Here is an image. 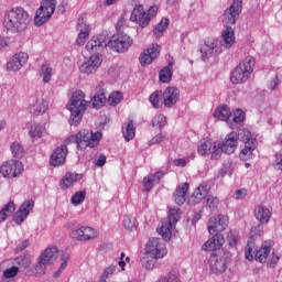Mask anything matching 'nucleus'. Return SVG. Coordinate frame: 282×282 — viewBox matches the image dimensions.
Here are the masks:
<instances>
[{"label":"nucleus","mask_w":282,"mask_h":282,"mask_svg":"<svg viewBox=\"0 0 282 282\" xmlns=\"http://www.w3.org/2000/svg\"><path fill=\"white\" fill-rule=\"evenodd\" d=\"M100 140H102V132H94L89 129L80 130L77 134L68 137L64 144L53 151L50 160L51 166H63L65 164L68 153L67 144H77L78 151H85L87 148L95 149V147H98Z\"/></svg>","instance_id":"f257e3e1"},{"label":"nucleus","mask_w":282,"mask_h":282,"mask_svg":"<svg viewBox=\"0 0 282 282\" xmlns=\"http://www.w3.org/2000/svg\"><path fill=\"white\" fill-rule=\"evenodd\" d=\"M239 138L242 142H245V148L240 151L239 154L240 160L243 162L252 160V153L257 151V138H254L252 132L248 129H243L239 135L235 131L227 134L225 140L218 143L217 150L213 154V160H219L223 153H226L227 155L235 153L239 144Z\"/></svg>","instance_id":"f03ea898"},{"label":"nucleus","mask_w":282,"mask_h":282,"mask_svg":"<svg viewBox=\"0 0 282 282\" xmlns=\"http://www.w3.org/2000/svg\"><path fill=\"white\" fill-rule=\"evenodd\" d=\"M32 18L23 7H12L4 11L3 28L10 34H21L28 30Z\"/></svg>","instance_id":"7ed1b4c3"},{"label":"nucleus","mask_w":282,"mask_h":282,"mask_svg":"<svg viewBox=\"0 0 282 282\" xmlns=\"http://www.w3.org/2000/svg\"><path fill=\"white\" fill-rule=\"evenodd\" d=\"M89 101L85 100V93L77 90L70 97L66 109L70 112L69 124L76 127L83 120V113L87 109Z\"/></svg>","instance_id":"20e7f679"},{"label":"nucleus","mask_w":282,"mask_h":282,"mask_svg":"<svg viewBox=\"0 0 282 282\" xmlns=\"http://www.w3.org/2000/svg\"><path fill=\"white\" fill-rule=\"evenodd\" d=\"M273 246L274 242L272 240H267L262 242L260 248H258L256 241L248 240L245 248V257L248 261H254L256 259V261H259V263H265Z\"/></svg>","instance_id":"39448f33"},{"label":"nucleus","mask_w":282,"mask_h":282,"mask_svg":"<svg viewBox=\"0 0 282 282\" xmlns=\"http://www.w3.org/2000/svg\"><path fill=\"white\" fill-rule=\"evenodd\" d=\"M254 65H257L254 57H245L230 74V82L232 85H242L243 83H248L252 76V72H254Z\"/></svg>","instance_id":"423d86ee"},{"label":"nucleus","mask_w":282,"mask_h":282,"mask_svg":"<svg viewBox=\"0 0 282 282\" xmlns=\"http://www.w3.org/2000/svg\"><path fill=\"white\" fill-rule=\"evenodd\" d=\"M158 10H160L158 6H152L145 11L142 4H135L131 12L130 21L132 23H139V26L142 29L148 28L151 19L156 17Z\"/></svg>","instance_id":"0eeeda50"},{"label":"nucleus","mask_w":282,"mask_h":282,"mask_svg":"<svg viewBox=\"0 0 282 282\" xmlns=\"http://www.w3.org/2000/svg\"><path fill=\"white\" fill-rule=\"evenodd\" d=\"M224 46L218 39L210 37L205 41L204 45L200 47V58L202 61H208V58H213L214 56H219V54L224 53Z\"/></svg>","instance_id":"6e6552de"},{"label":"nucleus","mask_w":282,"mask_h":282,"mask_svg":"<svg viewBox=\"0 0 282 282\" xmlns=\"http://www.w3.org/2000/svg\"><path fill=\"white\" fill-rule=\"evenodd\" d=\"M56 10V0H44L35 13L34 23L35 25H43L47 23Z\"/></svg>","instance_id":"1a4fd4ad"},{"label":"nucleus","mask_w":282,"mask_h":282,"mask_svg":"<svg viewBox=\"0 0 282 282\" xmlns=\"http://www.w3.org/2000/svg\"><path fill=\"white\" fill-rule=\"evenodd\" d=\"M132 45L133 39L126 33H119L112 39L108 37V47L119 54H124Z\"/></svg>","instance_id":"9d476101"},{"label":"nucleus","mask_w":282,"mask_h":282,"mask_svg":"<svg viewBox=\"0 0 282 282\" xmlns=\"http://www.w3.org/2000/svg\"><path fill=\"white\" fill-rule=\"evenodd\" d=\"M105 47H109V35L107 33L93 36L86 44V50L91 55L100 54Z\"/></svg>","instance_id":"9b49d317"},{"label":"nucleus","mask_w":282,"mask_h":282,"mask_svg":"<svg viewBox=\"0 0 282 282\" xmlns=\"http://www.w3.org/2000/svg\"><path fill=\"white\" fill-rule=\"evenodd\" d=\"M145 252L158 259H164V257L169 254L166 243L160 238H151L145 245Z\"/></svg>","instance_id":"f8f14e48"},{"label":"nucleus","mask_w":282,"mask_h":282,"mask_svg":"<svg viewBox=\"0 0 282 282\" xmlns=\"http://www.w3.org/2000/svg\"><path fill=\"white\" fill-rule=\"evenodd\" d=\"M100 65H102V55L93 54L88 59L83 62V64L79 66V72L80 74L90 76L91 74H96L98 69H100Z\"/></svg>","instance_id":"ddd939ff"},{"label":"nucleus","mask_w":282,"mask_h":282,"mask_svg":"<svg viewBox=\"0 0 282 282\" xmlns=\"http://www.w3.org/2000/svg\"><path fill=\"white\" fill-rule=\"evenodd\" d=\"M241 10L242 1L234 0L231 6L224 12L223 23H225V25H235V23H237V20L239 19V15L241 14Z\"/></svg>","instance_id":"4468645a"},{"label":"nucleus","mask_w":282,"mask_h":282,"mask_svg":"<svg viewBox=\"0 0 282 282\" xmlns=\"http://www.w3.org/2000/svg\"><path fill=\"white\" fill-rule=\"evenodd\" d=\"M0 173L2 177H19L23 173V163L17 160L7 161L0 166Z\"/></svg>","instance_id":"2eb2a0df"},{"label":"nucleus","mask_w":282,"mask_h":282,"mask_svg":"<svg viewBox=\"0 0 282 282\" xmlns=\"http://www.w3.org/2000/svg\"><path fill=\"white\" fill-rule=\"evenodd\" d=\"M70 237L76 239V241H94L98 239L99 232L98 229L89 226H82L76 230L70 232Z\"/></svg>","instance_id":"dca6fc26"},{"label":"nucleus","mask_w":282,"mask_h":282,"mask_svg":"<svg viewBox=\"0 0 282 282\" xmlns=\"http://www.w3.org/2000/svg\"><path fill=\"white\" fill-rule=\"evenodd\" d=\"M47 109H50V104L45 98L35 96L29 99L28 110L32 116H43V113L47 112Z\"/></svg>","instance_id":"f3484780"},{"label":"nucleus","mask_w":282,"mask_h":282,"mask_svg":"<svg viewBox=\"0 0 282 282\" xmlns=\"http://www.w3.org/2000/svg\"><path fill=\"white\" fill-rule=\"evenodd\" d=\"M30 61V55L25 52L15 53L7 62V72H20L22 67Z\"/></svg>","instance_id":"a211bd4d"},{"label":"nucleus","mask_w":282,"mask_h":282,"mask_svg":"<svg viewBox=\"0 0 282 282\" xmlns=\"http://www.w3.org/2000/svg\"><path fill=\"white\" fill-rule=\"evenodd\" d=\"M160 56V45L150 44L140 55L139 63L141 67H147V65H151L155 58Z\"/></svg>","instance_id":"6ab92c4d"},{"label":"nucleus","mask_w":282,"mask_h":282,"mask_svg":"<svg viewBox=\"0 0 282 282\" xmlns=\"http://www.w3.org/2000/svg\"><path fill=\"white\" fill-rule=\"evenodd\" d=\"M209 265V272L212 274H216V276H219V274H224L226 272V269L228 268V264L226 263V258L219 254H212L208 260Z\"/></svg>","instance_id":"aec40b11"},{"label":"nucleus","mask_w":282,"mask_h":282,"mask_svg":"<svg viewBox=\"0 0 282 282\" xmlns=\"http://www.w3.org/2000/svg\"><path fill=\"white\" fill-rule=\"evenodd\" d=\"M207 228L209 235H214V232H224V230L228 228V216H213L208 221Z\"/></svg>","instance_id":"412c9836"},{"label":"nucleus","mask_w":282,"mask_h":282,"mask_svg":"<svg viewBox=\"0 0 282 282\" xmlns=\"http://www.w3.org/2000/svg\"><path fill=\"white\" fill-rule=\"evenodd\" d=\"M180 100V88L174 87V86H169L164 91H163V105L167 109H171L177 105Z\"/></svg>","instance_id":"4be33fe9"},{"label":"nucleus","mask_w":282,"mask_h":282,"mask_svg":"<svg viewBox=\"0 0 282 282\" xmlns=\"http://www.w3.org/2000/svg\"><path fill=\"white\" fill-rule=\"evenodd\" d=\"M34 208V200H24L22 205L20 206L19 210L13 215V221L20 226V224H23L25 219H28V216L30 213H32Z\"/></svg>","instance_id":"5701e85b"},{"label":"nucleus","mask_w":282,"mask_h":282,"mask_svg":"<svg viewBox=\"0 0 282 282\" xmlns=\"http://www.w3.org/2000/svg\"><path fill=\"white\" fill-rule=\"evenodd\" d=\"M224 243H226L224 235L216 234L202 246V250L205 252H215L217 250H221Z\"/></svg>","instance_id":"b1692460"},{"label":"nucleus","mask_w":282,"mask_h":282,"mask_svg":"<svg viewBox=\"0 0 282 282\" xmlns=\"http://www.w3.org/2000/svg\"><path fill=\"white\" fill-rule=\"evenodd\" d=\"M219 42L225 50H232V47H235V43H237V37L235 36V29H232L231 26H226V29L221 32Z\"/></svg>","instance_id":"393cba45"},{"label":"nucleus","mask_w":282,"mask_h":282,"mask_svg":"<svg viewBox=\"0 0 282 282\" xmlns=\"http://www.w3.org/2000/svg\"><path fill=\"white\" fill-rule=\"evenodd\" d=\"M78 36L76 40L77 45H85L87 39H89V24L85 20V15H80L77 20Z\"/></svg>","instance_id":"a878e982"},{"label":"nucleus","mask_w":282,"mask_h":282,"mask_svg":"<svg viewBox=\"0 0 282 282\" xmlns=\"http://www.w3.org/2000/svg\"><path fill=\"white\" fill-rule=\"evenodd\" d=\"M217 151V144L213 140H204L198 144L197 152L198 155H213Z\"/></svg>","instance_id":"bb28decb"},{"label":"nucleus","mask_w":282,"mask_h":282,"mask_svg":"<svg viewBox=\"0 0 282 282\" xmlns=\"http://www.w3.org/2000/svg\"><path fill=\"white\" fill-rule=\"evenodd\" d=\"M40 259L46 265H52L54 261L58 259V248L57 247H47L40 256Z\"/></svg>","instance_id":"cd10ccee"},{"label":"nucleus","mask_w":282,"mask_h":282,"mask_svg":"<svg viewBox=\"0 0 282 282\" xmlns=\"http://www.w3.org/2000/svg\"><path fill=\"white\" fill-rule=\"evenodd\" d=\"M83 180V174L78 173H66L65 176L62 178L59 186L63 189L69 188V186H74L78 184Z\"/></svg>","instance_id":"c85d7f7f"},{"label":"nucleus","mask_w":282,"mask_h":282,"mask_svg":"<svg viewBox=\"0 0 282 282\" xmlns=\"http://www.w3.org/2000/svg\"><path fill=\"white\" fill-rule=\"evenodd\" d=\"M254 217L260 224H268L272 217V212H270V208L259 205L254 209Z\"/></svg>","instance_id":"c756f323"},{"label":"nucleus","mask_w":282,"mask_h":282,"mask_svg":"<svg viewBox=\"0 0 282 282\" xmlns=\"http://www.w3.org/2000/svg\"><path fill=\"white\" fill-rule=\"evenodd\" d=\"M164 177V172H158L156 174H150L143 178V188L149 193L155 186L160 184V181Z\"/></svg>","instance_id":"7c9ffc66"},{"label":"nucleus","mask_w":282,"mask_h":282,"mask_svg":"<svg viewBox=\"0 0 282 282\" xmlns=\"http://www.w3.org/2000/svg\"><path fill=\"white\" fill-rule=\"evenodd\" d=\"M174 226L175 225H173V223L166 219L161 220V223L159 224L158 232L159 235H161L164 241H169L171 239V235H172L171 230H173Z\"/></svg>","instance_id":"2f4dec72"},{"label":"nucleus","mask_w":282,"mask_h":282,"mask_svg":"<svg viewBox=\"0 0 282 282\" xmlns=\"http://www.w3.org/2000/svg\"><path fill=\"white\" fill-rule=\"evenodd\" d=\"M186 193H188V183L178 185L174 194V202L178 206H182L186 202Z\"/></svg>","instance_id":"473e14b6"},{"label":"nucleus","mask_w":282,"mask_h":282,"mask_svg":"<svg viewBox=\"0 0 282 282\" xmlns=\"http://www.w3.org/2000/svg\"><path fill=\"white\" fill-rule=\"evenodd\" d=\"M47 270V264L39 258V262L34 265V269H28L25 271V276H43Z\"/></svg>","instance_id":"72a5a7b5"},{"label":"nucleus","mask_w":282,"mask_h":282,"mask_svg":"<svg viewBox=\"0 0 282 282\" xmlns=\"http://www.w3.org/2000/svg\"><path fill=\"white\" fill-rule=\"evenodd\" d=\"M232 116V112H230V108L228 106H219L214 111V118L217 120H223L225 122H230V118Z\"/></svg>","instance_id":"f704fd0d"},{"label":"nucleus","mask_w":282,"mask_h":282,"mask_svg":"<svg viewBox=\"0 0 282 282\" xmlns=\"http://www.w3.org/2000/svg\"><path fill=\"white\" fill-rule=\"evenodd\" d=\"M171 20L169 18H163L153 29V35L155 39H162L164 32H166V28H169Z\"/></svg>","instance_id":"c9c22d12"},{"label":"nucleus","mask_w":282,"mask_h":282,"mask_svg":"<svg viewBox=\"0 0 282 282\" xmlns=\"http://www.w3.org/2000/svg\"><path fill=\"white\" fill-rule=\"evenodd\" d=\"M122 133L126 142H129L135 138V126H133V121H128L122 126Z\"/></svg>","instance_id":"e433bc0d"},{"label":"nucleus","mask_w":282,"mask_h":282,"mask_svg":"<svg viewBox=\"0 0 282 282\" xmlns=\"http://www.w3.org/2000/svg\"><path fill=\"white\" fill-rule=\"evenodd\" d=\"M158 259L159 258H155V256L149 254L148 251H145V254L141 260L142 268L145 270H153L158 263Z\"/></svg>","instance_id":"4c0bfd02"},{"label":"nucleus","mask_w":282,"mask_h":282,"mask_svg":"<svg viewBox=\"0 0 282 282\" xmlns=\"http://www.w3.org/2000/svg\"><path fill=\"white\" fill-rule=\"evenodd\" d=\"M44 133H45V126H43L41 123H35V124L31 126L30 131H29V135L33 140H39V138H43Z\"/></svg>","instance_id":"58836bf2"},{"label":"nucleus","mask_w":282,"mask_h":282,"mask_svg":"<svg viewBox=\"0 0 282 282\" xmlns=\"http://www.w3.org/2000/svg\"><path fill=\"white\" fill-rule=\"evenodd\" d=\"M159 78L161 83H171V78H173V64H169V66L161 69Z\"/></svg>","instance_id":"ea45409f"},{"label":"nucleus","mask_w":282,"mask_h":282,"mask_svg":"<svg viewBox=\"0 0 282 282\" xmlns=\"http://www.w3.org/2000/svg\"><path fill=\"white\" fill-rule=\"evenodd\" d=\"M162 98H163L162 93L156 90L151 94L149 101L151 102L152 107H154V109H160V107H162L164 102Z\"/></svg>","instance_id":"a19ab883"},{"label":"nucleus","mask_w":282,"mask_h":282,"mask_svg":"<svg viewBox=\"0 0 282 282\" xmlns=\"http://www.w3.org/2000/svg\"><path fill=\"white\" fill-rule=\"evenodd\" d=\"M107 102V96L105 95V89H99L94 96L93 106L96 108L102 107Z\"/></svg>","instance_id":"79ce46f5"},{"label":"nucleus","mask_w":282,"mask_h":282,"mask_svg":"<svg viewBox=\"0 0 282 282\" xmlns=\"http://www.w3.org/2000/svg\"><path fill=\"white\" fill-rule=\"evenodd\" d=\"M40 72L43 83H50L52 80L54 69L48 64H43Z\"/></svg>","instance_id":"37998d69"},{"label":"nucleus","mask_w":282,"mask_h":282,"mask_svg":"<svg viewBox=\"0 0 282 282\" xmlns=\"http://www.w3.org/2000/svg\"><path fill=\"white\" fill-rule=\"evenodd\" d=\"M10 150L13 158L21 159L25 155V150L23 149V145H21V143H19L18 141L11 143Z\"/></svg>","instance_id":"c03bdc74"},{"label":"nucleus","mask_w":282,"mask_h":282,"mask_svg":"<svg viewBox=\"0 0 282 282\" xmlns=\"http://www.w3.org/2000/svg\"><path fill=\"white\" fill-rule=\"evenodd\" d=\"M208 185L202 184L195 189V192L193 193V197H195L196 202H200V199H204V197L208 195Z\"/></svg>","instance_id":"a18cd8bd"},{"label":"nucleus","mask_w":282,"mask_h":282,"mask_svg":"<svg viewBox=\"0 0 282 282\" xmlns=\"http://www.w3.org/2000/svg\"><path fill=\"white\" fill-rule=\"evenodd\" d=\"M15 265L23 268L24 270L32 265V257L30 256H20L15 258Z\"/></svg>","instance_id":"49530a36"},{"label":"nucleus","mask_w":282,"mask_h":282,"mask_svg":"<svg viewBox=\"0 0 282 282\" xmlns=\"http://www.w3.org/2000/svg\"><path fill=\"white\" fill-rule=\"evenodd\" d=\"M85 197H87V192L86 191H78L75 194H73L70 202L73 206H80L83 202H85Z\"/></svg>","instance_id":"de8ad7c7"},{"label":"nucleus","mask_w":282,"mask_h":282,"mask_svg":"<svg viewBox=\"0 0 282 282\" xmlns=\"http://www.w3.org/2000/svg\"><path fill=\"white\" fill-rule=\"evenodd\" d=\"M123 228L126 230H135L138 228V220L133 216L123 217Z\"/></svg>","instance_id":"09e8293b"},{"label":"nucleus","mask_w":282,"mask_h":282,"mask_svg":"<svg viewBox=\"0 0 282 282\" xmlns=\"http://www.w3.org/2000/svg\"><path fill=\"white\" fill-rule=\"evenodd\" d=\"M122 93L120 91H113L109 95L108 97V105H110V107H116L117 105H120V102L122 101Z\"/></svg>","instance_id":"8fccbe9b"},{"label":"nucleus","mask_w":282,"mask_h":282,"mask_svg":"<svg viewBox=\"0 0 282 282\" xmlns=\"http://www.w3.org/2000/svg\"><path fill=\"white\" fill-rule=\"evenodd\" d=\"M180 219H181L180 208L173 207V208L170 209L169 218L165 219V220L170 221L173 226H175V224H177V221Z\"/></svg>","instance_id":"3c124183"},{"label":"nucleus","mask_w":282,"mask_h":282,"mask_svg":"<svg viewBox=\"0 0 282 282\" xmlns=\"http://www.w3.org/2000/svg\"><path fill=\"white\" fill-rule=\"evenodd\" d=\"M230 118H231L234 124H241V122H243V120H246V112H243V110H241V109H236L232 112Z\"/></svg>","instance_id":"603ef678"},{"label":"nucleus","mask_w":282,"mask_h":282,"mask_svg":"<svg viewBox=\"0 0 282 282\" xmlns=\"http://www.w3.org/2000/svg\"><path fill=\"white\" fill-rule=\"evenodd\" d=\"M227 243L230 248H237V243H239V232L229 231L227 235Z\"/></svg>","instance_id":"864d4df0"},{"label":"nucleus","mask_w":282,"mask_h":282,"mask_svg":"<svg viewBox=\"0 0 282 282\" xmlns=\"http://www.w3.org/2000/svg\"><path fill=\"white\" fill-rule=\"evenodd\" d=\"M166 126V117L164 115H155L152 120V127H158L162 129Z\"/></svg>","instance_id":"5fc2aeb1"},{"label":"nucleus","mask_w":282,"mask_h":282,"mask_svg":"<svg viewBox=\"0 0 282 282\" xmlns=\"http://www.w3.org/2000/svg\"><path fill=\"white\" fill-rule=\"evenodd\" d=\"M279 261H281V254L272 252V254H270L268 258L267 265L268 268L274 269L276 268V263H279Z\"/></svg>","instance_id":"6e6d98bb"},{"label":"nucleus","mask_w":282,"mask_h":282,"mask_svg":"<svg viewBox=\"0 0 282 282\" xmlns=\"http://www.w3.org/2000/svg\"><path fill=\"white\" fill-rule=\"evenodd\" d=\"M17 274H19V267L15 265L10 267L2 272V276L4 279H14Z\"/></svg>","instance_id":"4d7b16f0"},{"label":"nucleus","mask_w":282,"mask_h":282,"mask_svg":"<svg viewBox=\"0 0 282 282\" xmlns=\"http://www.w3.org/2000/svg\"><path fill=\"white\" fill-rule=\"evenodd\" d=\"M261 235H263V227L261 225L253 227L250 231L249 241H254V239H258Z\"/></svg>","instance_id":"13d9d810"},{"label":"nucleus","mask_w":282,"mask_h":282,"mask_svg":"<svg viewBox=\"0 0 282 282\" xmlns=\"http://www.w3.org/2000/svg\"><path fill=\"white\" fill-rule=\"evenodd\" d=\"M113 274H116V265L111 264L104 270L100 279L107 281V279H109V276H113Z\"/></svg>","instance_id":"bf43d9fd"},{"label":"nucleus","mask_w":282,"mask_h":282,"mask_svg":"<svg viewBox=\"0 0 282 282\" xmlns=\"http://www.w3.org/2000/svg\"><path fill=\"white\" fill-rule=\"evenodd\" d=\"M127 263H131V258L127 257L124 252L120 253L118 265L121 268L122 272H124V268H127Z\"/></svg>","instance_id":"052dcab7"},{"label":"nucleus","mask_w":282,"mask_h":282,"mask_svg":"<svg viewBox=\"0 0 282 282\" xmlns=\"http://www.w3.org/2000/svg\"><path fill=\"white\" fill-rule=\"evenodd\" d=\"M219 206V198L209 196L207 198V207L210 208V210H215Z\"/></svg>","instance_id":"680f3d73"},{"label":"nucleus","mask_w":282,"mask_h":282,"mask_svg":"<svg viewBox=\"0 0 282 282\" xmlns=\"http://www.w3.org/2000/svg\"><path fill=\"white\" fill-rule=\"evenodd\" d=\"M191 162V158L186 156L183 159H175L172 161L173 166L184 167Z\"/></svg>","instance_id":"e2e57ef3"},{"label":"nucleus","mask_w":282,"mask_h":282,"mask_svg":"<svg viewBox=\"0 0 282 282\" xmlns=\"http://www.w3.org/2000/svg\"><path fill=\"white\" fill-rule=\"evenodd\" d=\"M273 166H274L275 171H282V151H280L275 154Z\"/></svg>","instance_id":"0e129e2a"},{"label":"nucleus","mask_w":282,"mask_h":282,"mask_svg":"<svg viewBox=\"0 0 282 282\" xmlns=\"http://www.w3.org/2000/svg\"><path fill=\"white\" fill-rule=\"evenodd\" d=\"M2 210L10 217L14 210H17V205H14V202L10 200Z\"/></svg>","instance_id":"69168bd1"},{"label":"nucleus","mask_w":282,"mask_h":282,"mask_svg":"<svg viewBox=\"0 0 282 282\" xmlns=\"http://www.w3.org/2000/svg\"><path fill=\"white\" fill-rule=\"evenodd\" d=\"M279 85H281V79L279 78V75H275V76L269 82L268 88H269L271 91H274V89H276V88L279 87Z\"/></svg>","instance_id":"338daca9"},{"label":"nucleus","mask_w":282,"mask_h":282,"mask_svg":"<svg viewBox=\"0 0 282 282\" xmlns=\"http://www.w3.org/2000/svg\"><path fill=\"white\" fill-rule=\"evenodd\" d=\"M161 281H163V282H182L180 276H177L176 274H173V273L162 276Z\"/></svg>","instance_id":"774afa93"}]
</instances>
